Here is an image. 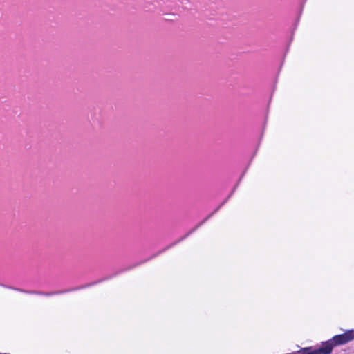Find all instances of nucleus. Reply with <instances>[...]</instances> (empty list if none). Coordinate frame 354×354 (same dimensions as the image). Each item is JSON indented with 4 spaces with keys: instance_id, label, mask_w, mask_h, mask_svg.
<instances>
[{
    "instance_id": "obj_1",
    "label": "nucleus",
    "mask_w": 354,
    "mask_h": 354,
    "mask_svg": "<svg viewBox=\"0 0 354 354\" xmlns=\"http://www.w3.org/2000/svg\"><path fill=\"white\" fill-rule=\"evenodd\" d=\"M354 339V330H350L344 334L334 336L332 339L322 343L320 348L313 349V354H330L335 346L342 345Z\"/></svg>"
},
{
    "instance_id": "obj_2",
    "label": "nucleus",
    "mask_w": 354,
    "mask_h": 354,
    "mask_svg": "<svg viewBox=\"0 0 354 354\" xmlns=\"http://www.w3.org/2000/svg\"><path fill=\"white\" fill-rule=\"evenodd\" d=\"M36 294H38V295H46V296H50V295H54L55 293L54 292H35Z\"/></svg>"
}]
</instances>
